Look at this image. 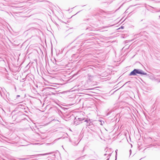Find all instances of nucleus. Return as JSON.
I'll use <instances>...</instances> for the list:
<instances>
[{"label":"nucleus","mask_w":160,"mask_h":160,"mask_svg":"<svg viewBox=\"0 0 160 160\" xmlns=\"http://www.w3.org/2000/svg\"><path fill=\"white\" fill-rule=\"evenodd\" d=\"M137 74L146 75L147 73L143 72L142 70L139 69H134L129 74V76L136 75Z\"/></svg>","instance_id":"nucleus-1"},{"label":"nucleus","mask_w":160,"mask_h":160,"mask_svg":"<svg viewBox=\"0 0 160 160\" xmlns=\"http://www.w3.org/2000/svg\"><path fill=\"white\" fill-rule=\"evenodd\" d=\"M150 78L152 80H153L155 79V78L154 77L153 75H152L150 76Z\"/></svg>","instance_id":"nucleus-2"},{"label":"nucleus","mask_w":160,"mask_h":160,"mask_svg":"<svg viewBox=\"0 0 160 160\" xmlns=\"http://www.w3.org/2000/svg\"><path fill=\"white\" fill-rule=\"evenodd\" d=\"M49 154H50V153H44V154H39V155L44 156V155H48Z\"/></svg>","instance_id":"nucleus-3"},{"label":"nucleus","mask_w":160,"mask_h":160,"mask_svg":"<svg viewBox=\"0 0 160 160\" xmlns=\"http://www.w3.org/2000/svg\"><path fill=\"white\" fill-rule=\"evenodd\" d=\"M90 121V119H87L85 121V122H88L89 121Z\"/></svg>","instance_id":"nucleus-4"},{"label":"nucleus","mask_w":160,"mask_h":160,"mask_svg":"<svg viewBox=\"0 0 160 160\" xmlns=\"http://www.w3.org/2000/svg\"><path fill=\"white\" fill-rule=\"evenodd\" d=\"M129 152H130V155L131 153V150L130 149L129 151Z\"/></svg>","instance_id":"nucleus-5"},{"label":"nucleus","mask_w":160,"mask_h":160,"mask_svg":"<svg viewBox=\"0 0 160 160\" xmlns=\"http://www.w3.org/2000/svg\"><path fill=\"white\" fill-rule=\"evenodd\" d=\"M20 97V95H18L17 96V98H18V97Z\"/></svg>","instance_id":"nucleus-6"},{"label":"nucleus","mask_w":160,"mask_h":160,"mask_svg":"<svg viewBox=\"0 0 160 160\" xmlns=\"http://www.w3.org/2000/svg\"><path fill=\"white\" fill-rule=\"evenodd\" d=\"M117 150H116V151H115V152H116V154L117 153Z\"/></svg>","instance_id":"nucleus-7"},{"label":"nucleus","mask_w":160,"mask_h":160,"mask_svg":"<svg viewBox=\"0 0 160 160\" xmlns=\"http://www.w3.org/2000/svg\"><path fill=\"white\" fill-rule=\"evenodd\" d=\"M106 155H107V154H104V155L106 156Z\"/></svg>","instance_id":"nucleus-8"},{"label":"nucleus","mask_w":160,"mask_h":160,"mask_svg":"<svg viewBox=\"0 0 160 160\" xmlns=\"http://www.w3.org/2000/svg\"><path fill=\"white\" fill-rule=\"evenodd\" d=\"M121 28H123V27H121Z\"/></svg>","instance_id":"nucleus-9"},{"label":"nucleus","mask_w":160,"mask_h":160,"mask_svg":"<svg viewBox=\"0 0 160 160\" xmlns=\"http://www.w3.org/2000/svg\"><path fill=\"white\" fill-rule=\"evenodd\" d=\"M109 159H108L107 160H108Z\"/></svg>","instance_id":"nucleus-10"},{"label":"nucleus","mask_w":160,"mask_h":160,"mask_svg":"<svg viewBox=\"0 0 160 160\" xmlns=\"http://www.w3.org/2000/svg\"><path fill=\"white\" fill-rule=\"evenodd\" d=\"M115 160H116V159H115Z\"/></svg>","instance_id":"nucleus-11"}]
</instances>
